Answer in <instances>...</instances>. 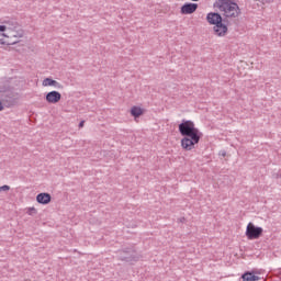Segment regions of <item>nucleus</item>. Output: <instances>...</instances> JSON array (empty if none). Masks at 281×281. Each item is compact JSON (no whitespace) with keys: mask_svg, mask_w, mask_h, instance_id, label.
<instances>
[{"mask_svg":"<svg viewBox=\"0 0 281 281\" xmlns=\"http://www.w3.org/2000/svg\"><path fill=\"white\" fill-rule=\"evenodd\" d=\"M179 133L182 135L181 147L183 150H194V146L201 142L203 133L194 126V122L182 120L179 124Z\"/></svg>","mask_w":281,"mask_h":281,"instance_id":"1","label":"nucleus"},{"mask_svg":"<svg viewBox=\"0 0 281 281\" xmlns=\"http://www.w3.org/2000/svg\"><path fill=\"white\" fill-rule=\"evenodd\" d=\"M213 8L220 10L226 19H237V16H240V7L234 0H216L213 3Z\"/></svg>","mask_w":281,"mask_h":281,"instance_id":"2","label":"nucleus"},{"mask_svg":"<svg viewBox=\"0 0 281 281\" xmlns=\"http://www.w3.org/2000/svg\"><path fill=\"white\" fill-rule=\"evenodd\" d=\"M262 227H258L254 225V223H249L246 227V236L248 240H258L260 236H262Z\"/></svg>","mask_w":281,"mask_h":281,"instance_id":"3","label":"nucleus"},{"mask_svg":"<svg viewBox=\"0 0 281 281\" xmlns=\"http://www.w3.org/2000/svg\"><path fill=\"white\" fill-rule=\"evenodd\" d=\"M228 30L229 29L227 27V25L223 22H221L220 24H215V26H213L214 35L218 36L220 38L227 36Z\"/></svg>","mask_w":281,"mask_h":281,"instance_id":"4","label":"nucleus"},{"mask_svg":"<svg viewBox=\"0 0 281 281\" xmlns=\"http://www.w3.org/2000/svg\"><path fill=\"white\" fill-rule=\"evenodd\" d=\"M45 98H46V102H48V104H58V102H60V98H63V95L60 94V92L53 90V91L48 92Z\"/></svg>","mask_w":281,"mask_h":281,"instance_id":"5","label":"nucleus"},{"mask_svg":"<svg viewBox=\"0 0 281 281\" xmlns=\"http://www.w3.org/2000/svg\"><path fill=\"white\" fill-rule=\"evenodd\" d=\"M206 21L210 23V25H218L220 23H223V16L220 15V13L216 12H210L206 15Z\"/></svg>","mask_w":281,"mask_h":281,"instance_id":"6","label":"nucleus"},{"mask_svg":"<svg viewBox=\"0 0 281 281\" xmlns=\"http://www.w3.org/2000/svg\"><path fill=\"white\" fill-rule=\"evenodd\" d=\"M198 8H199V4L192 3V2H187L181 7L180 12H181V14H194V12H196Z\"/></svg>","mask_w":281,"mask_h":281,"instance_id":"7","label":"nucleus"},{"mask_svg":"<svg viewBox=\"0 0 281 281\" xmlns=\"http://www.w3.org/2000/svg\"><path fill=\"white\" fill-rule=\"evenodd\" d=\"M36 201L41 205H47L52 203V195L49 193H38L36 195Z\"/></svg>","mask_w":281,"mask_h":281,"instance_id":"8","label":"nucleus"},{"mask_svg":"<svg viewBox=\"0 0 281 281\" xmlns=\"http://www.w3.org/2000/svg\"><path fill=\"white\" fill-rule=\"evenodd\" d=\"M43 87H55V89H63V85L60 82L52 79V78H45L42 82Z\"/></svg>","mask_w":281,"mask_h":281,"instance_id":"9","label":"nucleus"},{"mask_svg":"<svg viewBox=\"0 0 281 281\" xmlns=\"http://www.w3.org/2000/svg\"><path fill=\"white\" fill-rule=\"evenodd\" d=\"M140 115H144V109L137 105L132 106L131 116L137 120V117H140Z\"/></svg>","mask_w":281,"mask_h":281,"instance_id":"10","label":"nucleus"},{"mask_svg":"<svg viewBox=\"0 0 281 281\" xmlns=\"http://www.w3.org/2000/svg\"><path fill=\"white\" fill-rule=\"evenodd\" d=\"M241 279H243V281H257V280H260V277H258L251 272H245L241 276Z\"/></svg>","mask_w":281,"mask_h":281,"instance_id":"11","label":"nucleus"},{"mask_svg":"<svg viewBox=\"0 0 281 281\" xmlns=\"http://www.w3.org/2000/svg\"><path fill=\"white\" fill-rule=\"evenodd\" d=\"M10 35L2 33V36L5 38H23V31H19L18 34L14 33V31L9 32Z\"/></svg>","mask_w":281,"mask_h":281,"instance_id":"12","label":"nucleus"},{"mask_svg":"<svg viewBox=\"0 0 281 281\" xmlns=\"http://www.w3.org/2000/svg\"><path fill=\"white\" fill-rule=\"evenodd\" d=\"M26 214H29V216H32V214H36V209L35 207H29Z\"/></svg>","mask_w":281,"mask_h":281,"instance_id":"13","label":"nucleus"},{"mask_svg":"<svg viewBox=\"0 0 281 281\" xmlns=\"http://www.w3.org/2000/svg\"><path fill=\"white\" fill-rule=\"evenodd\" d=\"M9 190H10V186L4 184L0 187V192H8Z\"/></svg>","mask_w":281,"mask_h":281,"instance_id":"14","label":"nucleus"},{"mask_svg":"<svg viewBox=\"0 0 281 281\" xmlns=\"http://www.w3.org/2000/svg\"><path fill=\"white\" fill-rule=\"evenodd\" d=\"M5 30H8L5 25H0V32H5Z\"/></svg>","mask_w":281,"mask_h":281,"instance_id":"15","label":"nucleus"},{"mask_svg":"<svg viewBox=\"0 0 281 281\" xmlns=\"http://www.w3.org/2000/svg\"><path fill=\"white\" fill-rule=\"evenodd\" d=\"M16 43H19V40H15V41H13V42H10V43H8V45H16Z\"/></svg>","mask_w":281,"mask_h":281,"instance_id":"16","label":"nucleus"},{"mask_svg":"<svg viewBox=\"0 0 281 281\" xmlns=\"http://www.w3.org/2000/svg\"><path fill=\"white\" fill-rule=\"evenodd\" d=\"M5 93H7L8 98H12V92L11 91H5Z\"/></svg>","mask_w":281,"mask_h":281,"instance_id":"17","label":"nucleus"},{"mask_svg":"<svg viewBox=\"0 0 281 281\" xmlns=\"http://www.w3.org/2000/svg\"><path fill=\"white\" fill-rule=\"evenodd\" d=\"M82 126H85V121H81V122L79 123V128H82Z\"/></svg>","mask_w":281,"mask_h":281,"instance_id":"18","label":"nucleus"},{"mask_svg":"<svg viewBox=\"0 0 281 281\" xmlns=\"http://www.w3.org/2000/svg\"><path fill=\"white\" fill-rule=\"evenodd\" d=\"M0 111H3V103L0 101Z\"/></svg>","mask_w":281,"mask_h":281,"instance_id":"19","label":"nucleus"},{"mask_svg":"<svg viewBox=\"0 0 281 281\" xmlns=\"http://www.w3.org/2000/svg\"><path fill=\"white\" fill-rule=\"evenodd\" d=\"M192 1H199V0H192Z\"/></svg>","mask_w":281,"mask_h":281,"instance_id":"20","label":"nucleus"}]
</instances>
